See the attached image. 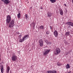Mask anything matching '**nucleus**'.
Masks as SVG:
<instances>
[{"label": "nucleus", "instance_id": "c85d7f7f", "mask_svg": "<svg viewBox=\"0 0 73 73\" xmlns=\"http://www.w3.org/2000/svg\"><path fill=\"white\" fill-rule=\"evenodd\" d=\"M21 36H22V35H21V34L20 35H19V38H21Z\"/></svg>", "mask_w": 73, "mask_h": 73}, {"label": "nucleus", "instance_id": "6ab92c4d", "mask_svg": "<svg viewBox=\"0 0 73 73\" xmlns=\"http://www.w3.org/2000/svg\"><path fill=\"white\" fill-rule=\"evenodd\" d=\"M50 29H51V31L52 32H53L52 30L53 29V27L51 26H49Z\"/></svg>", "mask_w": 73, "mask_h": 73}, {"label": "nucleus", "instance_id": "7c9ffc66", "mask_svg": "<svg viewBox=\"0 0 73 73\" xmlns=\"http://www.w3.org/2000/svg\"><path fill=\"white\" fill-rule=\"evenodd\" d=\"M1 1H3V2H4H4L5 1V0H1Z\"/></svg>", "mask_w": 73, "mask_h": 73}, {"label": "nucleus", "instance_id": "f03ea898", "mask_svg": "<svg viewBox=\"0 0 73 73\" xmlns=\"http://www.w3.org/2000/svg\"><path fill=\"white\" fill-rule=\"evenodd\" d=\"M17 60V56H15V54L12 55L11 57V60L13 61H15Z\"/></svg>", "mask_w": 73, "mask_h": 73}, {"label": "nucleus", "instance_id": "9b49d317", "mask_svg": "<svg viewBox=\"0 0 73 73\" xmlns=\"http://www.w3.org/2000/svg\"><path fill=\"white\" fill-rule=\"evenodd\" d=\"M48 73H56V71L54 70L49 71L47 72Z\"/></svg>", "mask_w": 73, "mask_h": 73}, {"label": "nucleus", "instance_id": "a211bd4d", "mask_svg": "<svg viewBox=\"0 0 73 73\" xmlns=\"http://www.w3.org/2000/svg\"><path fill=\"white\" fill-rule=\"evenodd\" d=\"M19 42H23V41H24V40L23 39V38H22V39H19Z\"/></svg>", "mask_w": 73, "mask_h": 73}, {"label": "nucleus", "instance_id": "2eb2a0df", "mask_svg": "<svg viewBox=\"0 0 73 73\" xmlns=\"http://www.w3.org/2000/svg\"><path fill=\"white\" fill-rule=\"evenodd\" d=\"M10 70V67L9 66L7 67V73H9V70Z\"/></svg>", "mask_w": 73, "mask_h": 73}, {"label": "nucleus", "instance_id": "f257e3e1", "mask_svg": "<svg viewBox=\"0 0 73 73\" xmlns=\"http://www.w3.org/2000/svg\"><path fill=\"white\" fill-rule=\"evenodd\" d=\"M6 21L7 23H9V28H13V26L15 25V19H13L11 21V17L10 15L7 16Z\"/></svg>", "mask_w": 73, "mask_h": 73}, {"label": "nucleus", "instance_id": "6e6552de", "mask_svg": "<svg viewBox=\"0 0 73 73\" xmlns=\"http://www.w3.org/2000/svg\"><path fill=\"white\" fill-rule=\"evenodd\" d=\"M28 37H29V35H25L23 38L24 40V41L27 40V38H28Z\"/></svg>", "mask_w": 73, "mask_h": 73}, {"label": "nucleus", "instance_id": "5701e85b", "mask_svg": "<svg viewBox=\"0 0 73 73\" xmlns=\"http://www.w3.org/2000/svg\"><path fill=\"white\" fill-rule=\"evenodd\" d=\"M46 33L47 35H49V34L50 33V32H49V31H46Z\"/></svg>", "mask_w": 73, "mask_h": 73}, {"label": "nucleus", "instance_id": "e433bc0d", "mask_svg": "<svg viewBox=\"0 0 73 73\" xmlns=\"http://www.w3.org/2000/svg\"><path fill=\"white\" fill-rule=\"evenodd\" d=\"M32 8V7H31V8Z\"/></svg>", "mask_w": 73, "mask_h": 73}, {"label": "nucleus", "instance_id": "a878e982", "mask_svg": "<svg viewBox=\"0 0 73 73\" xmlns=\"http://www.w3.org/2000/svg\"><path fill=\"white\" fill-rule=\"evenodd\" d=\"M28 14H25V17H26V19H28Z\"/></svg>", "mask_w": 73, "mask_h": 73}, {"label": "nucleus", "instance_id": "1a4fd4ad", "mask_svg": "<svg viewBox=\"0 0 73 73\" xmlns=\"http://www.w3.org/2000/svg\"><path fill=\"white\" fill-rule=\"evenodd\" d=\"M59 13L60 15L62 16L63 15V14H64V12L63 11V10H62V9H59Z\"/></svg>", "mask_w": 73, "mask_h": 73}, {"label": "nucleus", "instance_id": "f3484780", "mask_svg": "<svg viewBox=\"0 0 73 73\" xmlns=\"http://www.w3.org/2000/svg\"><path fill=\"white\" fill-rule=\"evenodd\" d=\"M32 25L33 27L34 28H35V23L34 22H33L32 23Z\"/></svg>", "mask_w": 73, "mask_h": 73}, {"label": "nucleus", "instance_id": "423d86ee", "mask_svg": "<svg viewBox=\"0 0 73 73\" xmlns=\"http://www.w3.org/2000/svg\"><path fill=\"white\" fill-rule=\"evenodd\" d=\"M66 24L68 25L69 26L73 27V23L72 22H67Z\"/></svg>", "mask_w": 73, "mask_h": 73}, {"label": "nucleus", "instance_id": "cd10ccee", "mask_svg": "<svg viewBox=\"0 0 73 73\" xmlns=\"http://www.w3.org/2000/svg\"><path fill=\"white\" fill-rule=\"evenodd\" d=\"M61 64H60V63H58V62L57 63V65H58V66H61Z\"/></svg>", "mask_w": 73, "mask_h": 73}, {"label": "nucleus", "instance_id": "c756f323", "mask_svg": "<svg viewBox=\"0 0 73 73\" xmlns=\"http://www.w3.org/2000/svg\"><path fill=\"white\" fill-rule=\"evenodd\" d=\"M64 43L65 44H66H66H67V42H66V41H65L64 42Z\"/></svg>", "mask_w": 73, "mask_h": 73}, {"label": "nucleus", "instance_id": "393cba45", "mask_svg": "<svg viewBox=\"0 0 73 73\" xmlns=\"http://www.w3.org/2000/svg\"><path fill=\"white\" fill-rule=\"evenodd\" d=\"M1 72L2 73H3V71H4V69H3V68L2 67L1 68Z\"/></svg>", "mask_w": 73, "mask_h": 73}, {"label": "nucleus", "instance_id": "f8f14e48", "mask_svg": "<svg viewBox=\"0 0 73 73\" xmlns=\"http://www.w3.org/2000/svg\"><path fill=\"white\" fill-rule=\"evenodd\" d=\"M66 69H70V65H69V64H67L66 66Z\"/></svg>", "mask_w": 73, "mask_h": 73}, {"label": "nucleus", "instance_id": "dca6fc26", "mask_svg": "<svg viewBox=\"0 0 73 73\" xmlns=\"http://www.w3.org/2000/svg\"><path fill=\"white\" fill-rule=\"evenodd\" d=\"M50 1L51 2V3H54L55 2H56V0H50Z\"/></svg>", "mask_w": 73, "mask_h": 73}, {"label": "nucleus", "instance_id": "39448f33", "mask_svg": "<svg viewBox=\"0 0 73 73\" xmlns=\"http://www.w3.org/2000/svg\"><path fill=\"white\" fill-rule=\"evenodd\" d=\"M54 30L55 31L53 33L54 35V36L55 37H58V32H57V31L55 30V29H54Z\"/></svg>", "mask_w": 73, "mask_h": 73}, {"label": "nucleus", "instance_id": "4c0bfd02", "mask_svg": "<svg viewBox=\"0 0 73 73\" xmlns=\"http://www.w3.org/2000/svg\"><path fill=\"white\" fill-rule=\"evenodd\" d=\"M0 73H1L0 72Z\"/></svg>", "mask_w": 73, "mask_h": 73}, {"label": "nucleus", "instance_id": "f704fd0d", "mask_svg": "<svg viewBox=\"0 0 73 73\" xmlns=\"http://www.w3.org/2000/svg\"><path fill=\"white\" fill-rule=\"evenodd\" d=\"M70 26H69V28H70Z\"/></svg>", "mask_w": 73, "mask_h": 73}, {"label": "nucleus", "instance_id": "412c9836", "mask_svg": "<svg viewBox=\"0 0 73 73\" xmlns=\"http://www.w3.org/2000/svg\"><path fill=\"white\" fill-rule=\"evenodd\" d=\"M40 29H44V26L43 25H41L40 27Z\"/></svg>", "mask_w": 73, "mask_h": 73}, {"label": "nucleus", "instance_id": "aec40b11", "mask_svg": "<svg viewBox=\"0 0 73 73\" xmlns=\"http://www.w3.org/2000/svg\"><path fill=\"white\" fill-rule=\"evenodd\" d=\"M72 52V51L71 50H70L69 51H68L67 54L68 55V54H70V53H71V52Z\"/></svg>", "mask_w": 73, "mask_h": 73}, {"label": "nucleus", "instance_id": "b1692460", "mask_svg": "<svg viewBox=\"0 0 73 73\" xmlns=\"http://www.w3.org/2000/svg\"><path fill=\"white\" fill-rule=\"evenodd\" d=\"M47 44H48V45H51V44H52V42H47Z\"/></svg>", "mask_w": 73, "mask_h": 73}, {"label": "nucleus", "instance_id": "473e14b6", "mask_svg": "<svg viewBox=\"0 0 73 73\" xmlns=\"http://www.w3.org/2000/svg\"><path fill=\"white\" fill-rule=\"evenodd\" d=\"M40 8L41 9H43V8L41 7Z\"/></svg>", "mask_w": 73, "mask_h": 73}, {"label": "nucleus", "instance_id": "9d476101", "mask_svg": "<svg viewBox=\"0 0 73 73\" xmlns=\"http://www.w3.org/2000/svg\"><path fill=\"white\" fill-rule=\"evenodd\" d=\"M10 3V1L9 0H5V2H4V3L6 4H8Z\"/></svg>", "mask_w": 73, "mask_h": 73}, {"label": "nucleus", "instance_id": "4468645a", "mask_svg": "<svg viewBox=\"0 0 73 73\" xmlns=\"http://www.w3.org/2000/svg\"><path fill=\"white\" fill-rule=\"evenodd\" d=\"M70 35V33L69 32H66L65 34V36H68Z\"/></svg>", "mask_w": 73, "mask_h": 73}, {"label": "nucleus", "instance_id": "7ed1b4c3", "mask_svg": "<svg viewBox=\"0 0 73 73\" xmlns=\"http://www.w3.org/2000/svg\"><path fill=\"white\" fill-rule=\"evenodd\" d=\"M56 53H54L55 54L57 55L59 54V53H60V52H61L60 49L59 48H57L56 49Z\"/></svg>", "mask_w": 73, "mask_h": 73}, {"label": "nucleus", "instance_id": "bb28decb", "mask_svg": "<svg viewBox=\"0 0 73 73\" xmlns=\"http://www.w3.org/2000/svg\"><path fill=\"white\" fill-rule=\"evenodd\" d=\"M44 42H46V43L47 44V43L48 42V40H46V39H45L44 40Z\"/></svg>", "mask_w": 73, "mask_h": 73}, {"label": "nucleus", "instance_id": "20e7f679", "mask_svg": "<svg viewBox=\"0 0 73 73\" xmlns=\"http://www.w3.org/2000/svg\"><path fill=\"white\" fill-rule=\"evenodd\" d=\"M39 44L40 46H42L44 45V43H43V40L42 39L39 40Z\"/></svg>", "mask_w": 73, "mask_h": 73}, {"label": "nucleus", "instance_id": "c9c22d12", "mask_svg": "<svg viewBox=\"0 0 73 73\" xmlns=\"http://www.w3.org/2000/svg\"><path fill=\"white\" fill-rule=\"evenodd\" d=\"M10 73H12V71H10Z\"/></svg>", "mask_w": 73, "mask_h": 73}, {"label": "nucleus", "instance_id": "2f4dec72", "mask_svg": "<svg viewBox=\"0 0 73 73\" xmlns=\"http://www.w3.org/2000/svg\"><path fill=\"white\" fill-rule=\"evenodd\" d=\"M1 55H0V61H1Z\"/></svg>", "mask_w": 73, "mask_h": 73}, {"label": "nucleus", "instance_id": "4be33fe9", "mask_svg": "<svg viewBox=\"0 0 73 73\" xmlns=\"http://www.w3.org/2000/svg\"><path fill=\"white\" fill-rule=\"evenodd\" d=\"M20 13H19L17 15V17L19 19H20Z\"/></svg>", "mask_w": 73, "mask_h": 73}, {"label": "nucleus", "instance_id": "0eeeda50", "mask_svg": "<svg viewBox=\"0 0 73 73\" xmlns=\"http://www.w3.org/2000/svg\"><path fill=\"white\" fill-rule=\"evenodd\" d=\"M50 50H48L44 52L43 54L44 56H45V55L48 54L50 51Z\"/></svg>", "mask_w": 73, "mask_h": 73}, {"label": "nucleus", "instance_id": "72a5a7b5", "mask_svg": "<svg viewBox=\"0 0 73 73\" xmlns=\"http://www.w3.org/2000/svg\"><path fill=\"white\" fill-rule=\"evenodd\" d=\"M64 5H65V6H66V5L65 4H64Z\"/></svg>", "mask_w": 73, "mask_h": 73}, {"label": "nucleus", "instance_id": "ddd939ff", "mask_svg": "<svg viewBox=\"0 0 73 73\" xmlns=\"http://www.w3.org/2000/svg\"><path fill=\"white\" fill-rule=\"evenodd\" d=\"M47 16H48V17H51L52 16V13L50 12H48Z\"/></svg>", "mask_w": 73, "mask_h": 73}]
</instances>
